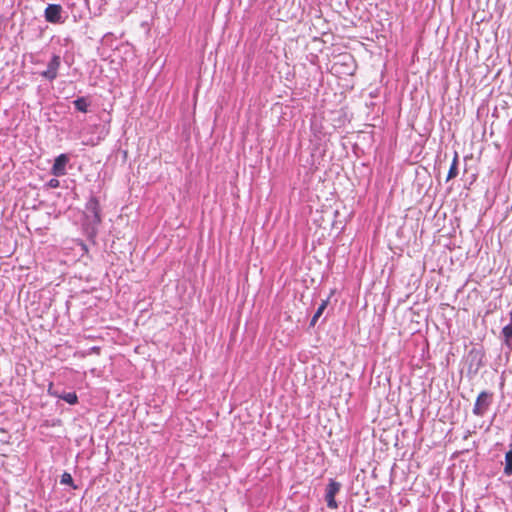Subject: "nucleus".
Masks as SVG:
<instances>
[{
    "label": "nucleus",
    "mask_w": 512,
    "mask_h": 512,
    "mask_svg": "<svg viewBox=\"0 0 512 512\" xmlns=\"http://www.w3.org/2000/svg\"><path fill=\"white\" fill-rule=\"evenodd\" d=\"M63 8L59 4H48L44 11L45 20L49 23L57 24L63 23L62 18Z\"/></svg>",
    "instance_id": "nucleus-4"
},
{
    "label": "nucleus",
    "mask_w": 512,
    "mask_h": 512,
    "mask_svg": "<svg viewBox=\"0 0 512 512\" xmlns=\"http://www.w3.org/2000/svg\"><path fill=\"white\" fill-rule=\"evenodd\" d=\"M60 65L61 57L59 55H53L51 60L48 62L47 69L42 71L40 75L49 81H53L58 76Z\"/></svg>",
    "instance_id": "nucleus-5"
},
{
    "label": "nucleus",
    "mask_w": 512,
    "mask_h": 512,
    "mask_svg": "<svg viewBox=\"0 0 512 512\" xmlns=\"http://www.w3.org/2000/svg\"><path fill=\"white\" fill-rule=\"evenodd\" d=\"M341 489V484L334 479H330L329 483L326 487V493H325V501L327 503V507L330 509H337L338 504L335 500V496L337 493H339Z\"/></svg>",
    "instance_id": "nucleus-3"
},
{
    "label": "nucleus",
    "mask_w": 512,
    "mask_h": 512,
    "mask_svg": "<svg viewBox=\"0 0 512 512\" xmlns=\"http://www.w3.org/2000/svg\"><path fill=\"white\" fill-rule=\"evenodd\" d=\"M493 399V393L488 391H482L474 404L473 407V414L479 417H482L485 415V413L488 411L490 405L492 404Z\"/></svg>",
    "instance_id": "nucleus-2"
},
{
    "label": "nucleus",
    "mask_w": 512,
    "mask_h": 512,
    "mask_svg": "<svg viewBox=\"0 0 512 512\" xmlns=\"http://www.w3.org/2000/svg\"><path fill=\"white\" fill-rule=\"evenodd\" d=\"M69 162V157L66 154H60L54 160L51 168V174L55 177L64 176L66 174V166Z\"/></svg>",
    "instance_id": "nucleus-7"
},
{
    "label": "nucleus",
    "mask_w": 512,
    "mask_h": 512,
    "mask_svg": "<svg viewBox=\"0 0 512 512\" xmlns=\"http://www.w3.org/2000/svg\"><path fill=\"white\" fill-rule=\"evenodd\" d=\"M458 175V154L455 152L453 161L447 175V181L455 178Z\"/></svg>",
    "instance_id": "nucleus-10"
},
{
    "label": "nucleus",
    "mask_w": 512,
    "mask_h": 512,
    "mask_svg": "<svg viewBox=\"0 0 512 512\" xmlns=\"http://www.w3.org/2000/svg\"><path fill=\"white\" fill-rule=\"evenodd\" d=\"M501 337H502L504 345L508 349L512 350V325L511 324H507L506 326L503 327V329L501 331Z\"/></svg>",
    "instance_id": "nucleus-8"
},
{
    "label": "nucleus",
    "mask_w": 512,
    "mask_h": 512,
    "mask_svg": "<svg viewBox=\"0 0 512 512\" xmlns=\"http://www.w3.org/2000/svg\"><path fill=\"white\" fill-rule=\"evenodd\" d=\"M327 304H328V300L322 301V303L320 304V306L318 307V309L316 310L315 314L313 315V317L310 321V326H314L316 324L319 317L323 314L324 310L326 309Z\"/></svg>",
    "instance_id": "nucleus-11"
},
{
    "label": "nucleus",
    "mask_w": 512,
    "mask_h": 512,
    "mask_svg": "<svg viewBox=\"0 0 512 512\" xmlns=\"http://www.w3.org/2000/svg\"><path fill=\"white\" fill-rule=\"evenodd\" d=\"M60 399L66 401L70 405H75L78 403V396L75 392L61 393Z\"/></svg>",
    "instance_id": "nucleus-12"
},
{
    "label": "nucleus",
    "mask_w": 512,
    "mask_h": 512,
    "mask_svg": "<svg viewBox=\"0 0 512 512\" xmlns=\"http://www.w3.org/2000/svg\"><path fill=\"white\" fill-rule=\"evenodd\" d=\"M485 353L482 348L473 347L467 354L468 371L476 374L484 366Z\"/></svg>",
    "instance_id": "nucleus-1"
},
{
    "label": "nucleus",
    "mask_w": 512,
    "mask_h": 512,
    "mask_svg": "<svg viewBox=\"0 0 512 512\" xmlns=\"http://www.w3.org/2000/svg\"><path fill=\"white\" fill-rule=\"evenodd\" d=\"M504 473L508 476L512 474V450H509L505 454Z\"/></svg>",
    "instance_id": "nucleus-13"
},
{
    "label": "nucleus",
    "mask_w": 512,
    "mask_h": 512,
    "mask_svg": "<svg viewBox=\"0 0 512 512\" xmlns=\"http://www.w3.org/2000/svg\"><path fill=\"white\" fill-rule=\"evenodd\" d=\"M509 316H510V322L508 324L512 325V310L510 311Z\"/></svg>",
    "instance_id": "nucleus-17"
},
{
    "label": "nucleus",
    "mask_w": 512,
    "mask_h": 512,
    "mask_svg": "<svg viewBox=\"0 0 512 512\" xmlns=\"http://www.w3.org/2000/svg\"><path fill=\"white\" fill-rule=\"evenodd\" d=\"M76 110L86 113L88 111L89 102L85 97H79L73 101Z\"/></svg>",
    "instance_id": "nucleus-9"
},
{
    "label": "nucleus",
    "mask_w": 512,
    "mask_h": 512,
    "mask_svg": "<svg viewBox=\"0 0 512 512\" xmlns=\"http://www.w3.org/2000/svg\"><path fill=\"white\" fill-rule=\"evenodd\" d=\"M46 186L50 189L58 188L60 186V182L57 178H52L47 182Z\"/></svg>",
    "instance_id": "nucleus-15"
},
{
    "label": "nucleus",
    "mask_w": 512,
    "mask_h": 512,
    "mask_svg": "<svg viewBox=\"0 0 512 512\" xmlns=\"http://www.w3.org/2000/svg\"><path fill=\"white\" fill-rule=\"evenodd\" d=\"M60 482L61 484L70 485L73 489L78 488L76 485H74L73 478L68 472H64L62 474Z\"/></svg>",
    "instance_id": "nucleus-14"
},
{
    "label": "nucleus",
    "mask_w": 512,
    "mask_h": 512,
    "mask_svg": "<svg viewBox=\"0 0 512 512\" xmlns=\"http://www.w3.org/2000/svg\"><path fill=\"white\" fill-rule=\"evenodd\" d=\"M87 217H92L93 224H99L101 222L100 216V204L96 197L92 196L88 200L85 206Z\"/></svg>",
    "instance_id": "nucleus-6"
},
{
    "label": "nucleus",
    "mask_w": 512,
    "mask_h": 512,
    "mask_svg": "<svg viewBox=\"0 0 512 512\" xmlns=\"http://www.w3.org/2000/svg\"><path fill=\"white\" fill-rule=\"evenodd\" d=\"M48 392H49V394H50V395H52V396L57 397V398H59V399H60V395H61V393H58L57 391H53V390H52V384H50L49 389H48Z\"/></svg>",
    "instance_id": "nucleus-16"
}]
</instances>
